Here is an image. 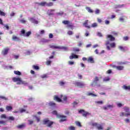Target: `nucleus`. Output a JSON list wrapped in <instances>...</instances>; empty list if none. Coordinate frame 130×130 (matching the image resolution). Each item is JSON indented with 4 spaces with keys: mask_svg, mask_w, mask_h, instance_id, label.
Listing matches in <instances>:
<instances>
[{
    "mask_svg": "<svg viewBox=\"0 0 130 130\" xmlns=\"http://www.w3.org/2000/svg\"><path fill=\"white\" fill-rule=\"evenodd\" d=\"M68 35H73L74 34V32L72 31H68Z\"/></svg>",
    "mask_w": 130,
    "mask_h": 130,
    "instance_id": "50",
    "label": "nucleus"
},
{
    "mask_svg": "<svg viewBox=\"0 0 130 130\" xmlns=\"http://www.w3.org/2000/svg\"><path fill=\"white\" fill-rule=\"evenodd\" d=\"M65 114H70V111H69L68 109H66Z\"/></svg>",
    "mask_w": 130,
    "mask_h": 130,
    "instance_id": "56",
    "label": "nucleus"
},
{
    "mask_svg": "<svg viewBox=\"0 0 130 130\" xmlns=\"http://www.w3.org/2000/svg\"><path fill=\"white\" fill-rule=\"evenodd\" d=\"M123 6V5H118L116 6L117 8H122V7Z\"/></svg>",
    "mask_w": 130,
    "mask_h": 130,
    "instance_id": "64",
    "label": "nucleus"
},
{
    "mask_svg": "<svg viewBox=\"0 0 130 130\" xmlns=\"http://www.w3.org/2000/svg\"><path fill=\"white\" fill-rule=\"evenodd\" d=\"M88 20H85V21L83 23V25L84 26V27H85V28H87V29H90V28H91V26L88 25Z\"/></svg>",
    "mask_w": 130,
    "mask_h": 130,
    "instance_id": "16",
    "label": "nucleus"
},
{
    "mask_svg": "<svg viewBox=\"0 0 130 130\" xmlns=\"http://www.w3.org/2000/svg\"><path fill=\"white\" fill-rule=\"evenodd\" d=\"M77 75L79 79H80V80H82V79H83V76H82L81 74L78 73Z\"/></svg>",
    "mask_w": 130,
    "mask_h": 130,
    "instance_id": "47",
    "label": "nucleus"
},
{
    "mask_svg": "<svg viewBox=\"0 0 130 130\" xmlns=\"http://www.w3.org/2000/svg\"><path fill=\"white\" fill-rule=\"evenodd\" d=\"M98 26V24L96 22H94L91 24V27L92 28H95Z\"/></svg>",
    "mask_w": 130,
    "mask_h": 130,
    "instance_id": "30",
    "label": "nucleus"
},
{
    "mask_svg": "<svg viewBox=\"0 0 130 130\" xmlns=\"http://www.w3.org/2000/svg\"><path fill=\"white\" fill-rule=\"evenodd\" d=\"M108 108H113V105H109L107 106Z\"/></svg>",
    "mask_w": 130,
    "mask_h": 130,
    "instance_id": "57",
    "label": "nucleus"
},
{
    "mask_svg": "<svg viewBox=\"0 0 130 130\" xmlns=\"http://www.w3.org/2000/svg\"><path fill=\"white\" fill-rule=\"evenodd\" d=\"M87 61L88 62H90V63H94V59L92 57H89Z\"/></svg>",
    "mask_w": 130,
    "mask_h": 130,
    "instance_id": "19",
    "label": "nucleus"
},
{
    "mask_svg": "<svg viewBox=\"0 0 130 130\" xmlns=\"http://www.w3.org/2000/svg\"><path fill=\"white\" fill-rule=\"evenodd\" d=\"M45 33V30H42L40 31V34H41V35H42L43 34H44Z\"/></svg>",
    "mask_w": 130,
    "mask_h": 130,
    "instance_id": "54",
    "label": "nucleus"
},
{
    "mask_svg": "<svg viewBox=\"0 0 130 130\" xmlns=\"http://www.w3.org/2000/svg\"><path fill=\"white\" fill-rule=\"evenodd\" d=\"M28 122L29 125L33 124V123L34 122V121L33 120H28Z\"/></svg>",
    "mask_w": 130,
    "mask_h": 130,
    "instance_id": "48",
    "label": "nucleus"
},
{
    "mask_svg": "<svg viewBox=\"0 0 130 130\" xmlns=\"http://www.w3.org/2000/svg\"><path fill=\"white\" fill-rule=\"evenodd\" d=\"M54 122L49 120L48 118H45L43 121V124L47 125L48 127H52V125Z\"/></svg>",
    "mask_w": 130,
    "mask_h": 130,
    "instance_id": "2",
    "label": "nucleus"
},
{
    "mask_svg": "<svg viewBox=\"0 0 130 130\" xmlns=\"http://www.w3.org/2000/svg\"><path fill=\"white\" fill-rule=\"evenodd\" d=\"M82 45H83V43H82L81 42H79L78 46L79 47H81V46H82Z\"/></svg>",
    "mask_w": 130,
    "mask_h": 130,
    "instance_id": "59",
    "label": "nucleus"
},
{
    "mask_svg": "<svg viewBox=\"0 0 130 130\" xmlns=\"http://www.w3.org/2000/svg\"><path fill=\"white\" fill-rule=\"evenodd\" d=\"M87 11H88V13H93V10L92 9H91V8L90 7H86V8Z\"/></svg>",
    "mask_w": 130,
    "mask_h": 130,
    "instance_id": "29",
    "label": "nucleus"
},
{
    "mask_svg": "<svg viewBox=\"0 0 130 130\" xmlns=\"http://www.w3.org/2000/svg\"><path fill=\"white\" fill-rule=\"evenodd\" d=\"M119 20L120 22H124V18H123V17H120Z\"/></svg>",
    "mask_w": 130,
    "mask_h": 130,
    "instance_id": "46",
    "label": "nucleus"
},
{
    "mask_svg": "<svg viewBox=\"0 0 130 130\" xmlns=\"http://www.w3.org/2000/svg\"><path fill=\"white\" fill-rule=\"evenodd\" d=\"M125 114H124V113L121 112L120 113V116H121V117L124 116Z\"/></svg>",
    "mask_w": 130,
    "mask_h": 130,
    "instance_id": "63",
    "label": "nucleus"
},
{
    "mask_svg": "<svg viewBox=\"0 0 130 130\" xmlns=\"http://www.w3.org/2000/svg\"><path fill=\"white\" fill-rule=\"evenodd\" d=\"M39 6H41V7H45V6H47V2H42L40 3H36Z\"/></svg>",
    "mask_w": 130,
    "mask_h": 130,
    "instance_id": "14",
    "label": "nucleus"
},
{
    "mask_svg": "<svg viewBox=\"0 0 130 130\" xmlns=\"http://www.w3.org/2000/svg\"><path fill=\"white\" fill-rule=\"evenodd\" d=\"M53 6V3L50 2L49 3H47V7H52Z\"/></svg>",
    "mask_w": 130,
    "mask_h": 130,
    "instance_id": "35",
    "label": "nucleus"
},
{
    "mask_svg": "<svg viewBox=\"0 0 130 130\" xmlns=\"http://www.w3.org/2000/svg\"><path fill=\"white\" fill-rule=\"evenodd\" d=\"M113 68H115V69H116V70H117L118 71H122L124 69V67L123 66H113Z\"/></svg>",
    "mask_w": 130,
    "mask_h": 130,
    "instance_id": "9",
    "label": "nucleus"
},
{
    "mask_svg": "<svg viewBox=\"0 0 130 130\" xmlns=\"http://www.w3.org/2000/svg\"><path fill=\"white\" fill-rule=\"evenodd\" d=\"M98 82H99V78L96 76L94 79L93 82L91 83V86L92 87H94V86H98V87H100L101 85H100V84H99Z\"/></svg>",
    "mask_w": 130,
    "mask_h": 130,
    "instance_id": "5",
    "label": "nucleus"
},
{
    "mask_svg": "<svg viewBox=\"0 0 130 130\" xmlns=\"http://www.w3.org/2000/svg\"><path fill=\"white\" fill-rule=\"evenodd\" d=\"M9 50H10V49L9 48H6L3 51H2V53L4 55H7L8 54V53L9 52Z\"/></svg>",
    "mask_w": 130,
    "mask_h": 130,
    "instance_id": "15",
    "label": "nucleus"
},
{
    "mask_svg": "<svg viewBox=\"0 0 130 130\" xmlns=\"http://www.w3.org/2000/svg\"><path fill=\"white\" fill-rule=\"evenodd\" d=\"M29 20L30 21V22H31V23H32L33 24H35L36 25H37V24H38L39 22L38 20H37L36 19L33 18H30L29 19Z\"/></svg>",
    "mask_w": 130,
    "mask_h": 130,
    "instance_id": "10",
    "label": "nucleus"
},
{
    "mask_svg": "<svg viewBox=\"0 0 130 130\" xmlns=\"http://www.w3.org/2000/svg\"><path fill=\"white\" fill-rule=\"evenodd\" d=\"M1 118H7V116H6V114H2L1 116Z\"/></svg>",
    "mask_w": 130,
    "mask_h": 130,
    "instance_id": "52",
    "label": "nucleus"
},
{
    "mask_svg": "<svg viewBox=\"0 0 130 130\" xmlns=\"http://www.w3.org/2000/svg\"><path fill=\"white\" fill-rule=\"evenodd\" d=\"M110 47H112V48H113V47H115L116 46V44H115V43H112L111 44H110Z\"/></svg>",
    "mask_w": 130,
    "mask_h": 130,
    "instance_id": "40",
    "label": "nucleus"
},
{
    "mask_svg": "<svg viewBox=\"0 0 130 130\" xmlns=\"http://www.w3.org/2000/svg\"><path fill=\"white\" fill-rule=\"evenodd\" d=\"M49 106H55L56 104H55V103H54L52 102H51L49 103Z\"/></svg>",
    "mask_w": 130,
    "mask_h": 130,
    "instance_id": "37",
    "label": "nucleus"
},
{
    "mask_svg": "<svg viewBox=\"0 0 130 130\" xmlns=\"http://www.w3.org/2000/svg\"><path fill=\"white\" fill-rule=\"evenodd\" d=\"M60 98L61 99H62L63 100V101H65L66 102H67V101H68V96H66V95H61L60 96Z\"/></svg>",
    "mask_w": 130,
    "mask_h": 130,
    "instance_id": "17",
    "label": "nucleus"
},
{
    "mask_svg": "<svg viewBox=\"0 0 130 130\" xmlns=\"http://www.w3.org/2000/svg\"><path fill=\"white\" fill-rule=\"evenodd\" d=\"M74 61H69V64H70L71 66H72V64H74Z\"/></svg>",
    "mask_w": 130,
    "mask_h": 130,
    "instance_id": "62",
    "label": "nucleus"
},
{
    "mask_svg": "<svg viewBox=\"0 0 130 130\" xmlns=\"http://www.w3.org/2000/svg\"><path fill=\"white\" fill-rule=\"evenodd\" d=\"M100 13V10L99 9H96L95 11V13L96 14V15H98V14H99Z\"/></svg>",
    "mask_w": 130,
    "mask_h": 130,
    "instance_id": "49",
    "label": "nucleus"
},
{
    "mask_svg": "<svg viewBox=\"0 0 130 130\" xmlns=\"http://www.w3.org/2000/svg\"><path fill=\"white\" fill-rule=\"evenodd\" d=\"M90 125H91V126H98V123H94V122H92V123H90Z\"/></svg>",
    "mask_w": 130,
    "mask_h": 130,
    "instance_id": "32",
    "label": "nucleus"
},
{
    "mask_svg": "<svg viewBox=\"0 0 130 130\" xmlns=\"http://www.w3.org/2000/svg\"><path fill=\"white\" fill-rule=\"evenodd\" d=\"M69 130H76V127H75L74 126H70L69 127Z\"/></svg>",
    "mask_w": 130,
    "mask_h": 130,
    "instance_id": "36",
    "label": "nucleus"
},
{
    "mask_svg": "<svg viewBox=\"0 0 130 130\" xmlns=\"http://www.w3.org/2000/svg\"><path fill=\"white\" fill-rule=\"evenodd\" d=\"M70 59H74V58H79V56L74 53L72 54V55L69 57Z\"/></svg>",
    "mask_w": 130,
    "mask_h": 130,
    "instance_id": "12",
    "label": "nucleus"
},
{
    "mask_svg": "<svg viewBox=\"0 0 130 130\" xmlns=\"http://www.w3.org/2000/svg\"><path fill=\"white\" fill-rule=\"evenodd\" d=\"M123 39V40H124V41H126L127 40H128V37L127 36L124 37Z\"/></svg>",
    "mask_w": 130,
    "mask_h": 130,
    "instance_id": "51",
    "label": "nucleus"
},
{
    "mask_svg": "<svg viewBox=\"0 0 130 130\" xmlns=\"http://www.w3.org/2000/svg\"><path fill=\"white\" fill-rule=\"evenodd\" d=\"M52 114H54L55 115H56L57 118V115H59L60 114H57V111L56 110H54L52 112Z\"/></svg>",
    "mask_w": 130,
    "mask_h": 130,
    "instance_id": "33",
    "label": "nucleus"
},
{
    "mask_svg": "<svg viewBox=\"0 0 130 130\" xmlns=\"http://www.w3.org/2000/svg\"><path fill=\"white\" fill-rule=\"evenodd\" d=\"M9 120H12L14 121L15 120V118L13 116H10L8 118Z\"/></svg>",
    "mask_w": 130,
    "mask_h": 130,
    "instance_id": "43",
    "label": "nucleus"
},
{
    "mask_svg": "<svg viewBox=\"0 0 130 130\" xmlns=\"http://www.w3.org/2000/svg\"><path fill=\"white\" fill-rule=\"evenodd\" d=\"M12 40L14 41H20V38L15 36H13L12 37Z\"/></svg>",
    "mask_w": 130,
    "mask_h": 130,
    "instance_id": "18",
    "label": "nucleus"
},
{
    "mask_svg": "<svg viewBox=\"0 0 130 130\" xmlns=\"http://www.w3.org/2000/svg\"><path fill=\"white\" fill-rule=\"evenodd\" d=\"M122 88L124 89V90H128V91H130V85L126 86L125 85H124L122 86Z\"/></svg>",
    "mask_w": 130,
    "mask_h": 130,
    "instance_id": "21",
    "label": "nucleus"
},
{
    "mask_svg": "<svg viewBox=\"0 0 130 130\" xmlns=\"http://www.w3.org/2000/svg\"><path fill=\"white\" fill-rule=\"evenodd\" d=\"M16 127L17 128H24V127H26V125L25 124H20L17 126H16Z\"/></svg>",
    "mask_w": 130,
    "mask_h": 130,
    "instance_id": "20",
    "label": "nucleus"
},
{
    "mask_svg": "<svg viewBox=\"0 0 130 130\" xmlns=\"http://www.w3.org/2000/svg\"><path fill=\"white\" fill-rule=\"evenodd\" d=\"M32 68H33L34 70H36V71H38V70H39V69H40L39 68V66H36V65H33L32 66Z\"/></svg>",
    "mask_w": 130,
    "mask_h": 130,
    "instance_id": "27",
    "label": "nucleus"
},
{
    "mask_svg": "<svg viewBox=\"0 0 130 130\" xmlns=\"http://www.w3.org/2000/svg\"><path fill=\"white\" fill-rule=\"evenodd\" d=\"M0 16L5 17V16H6V13L0 10Z\"/></svg>",
    "mask_w": 130,
    "mask_h": 130,
    "instance_id": "38",
    "label": "nucleus"
},
{
    "mask_svg": "<svg viewBox=\"0 0 130 130\" xmlns=\"http://www.w3.org/2000/svg\"><path fill=\"white\" fill-rule=\"evenodd\" d=\"M6 108L7 111H10V110H12V109H13V107L11 106H7Z\"/></svg>",
    "mask_w": 130,
    "mask_h": 130,
    "instance_id": "22",
    "label": "nucleus"
},
{
    "mask_svg": "<svg viewBox=\"0 0 130 130\" xmlns=\"http://www.w3.org/2000/svg\"><path fill=\"white\" fill-rule=\"evenodd\" d=\"M91 95H92V96H93L94 97H97V95L91 92H89L87 94V96H91Z\"/></svg>",
    "mask_w": 130,
    "mask_h": 130,
    "instance_id": "34",
    "label": "nucleus"
},
{
    "mask_svg": "<svg viewBox=\"0 0 130 130\" xmlns=\"http://www.w3.org/2000/svg\"><path fill=\"white\" fill-rule=\"evenodd\" d=\"M49 38H50V39H51V38H53V35H52V34H49Z\"/></svg>",
    "mask_w": 130,
    "mask_h": 130,
    "instance_id": "55",
    "label": "nucleus"
},
{
    "mask_svg": "<svg viewBox=\"0 0 130 130\" xmlns=\"http://www.w3.org/2000/svg\"><path fill=\"white\" fill-rule=\"evenodd\" d=\"M108 38H109L111 41H114L115 40V38L113 37L111 35H109L107 36V39H108Z\"/></svg>",
    "mask_w": 130,
    "mask_h": 130,
    "instance_id": "13",
    "label": "nucleus"
},
{
    "mask_svg": "<svg viewBox=\"0 0 130 130\" xmlns=\"http://www.w3.org/2000/svg\"><path fill=\"white\" fill-rule=\"evenodd\" d=\"M41 78H42V79H45V78H47V75L44 74L43 75H42L41 76Z\"/></svg>",
    "mask_w": 130,
    "mask_h": 130,
    "instance_id": "45",
    "label": "nucleus"
},
{
    "mask_svg": "<svg viewBox=\"0 0 130 130\" xmlns=\"http://www.w3.org/2000/svg\"><path fill=\"white\" fill-rule=\"evenodd\" d=\"M117 105L118 107H121L122 106V104H121V103H118L117 104Z\"/></svg>",
    "mask_w": 130,
    "mask_h": 130,
    "instance_id": "61",
    "label": "nucleus"
},
{
    "mask_svg": "<svg viewBox=\"0 0 130 130\" xmlns=\"http://www.w3.org/2000/svg\"><path fill=\"white\" fill-rule=\"evenodd\" d=\"M79 113H80V114H82V116H84V117H87V116L88 115H91V113L87 112V111H85L84 110H80L79 111Z\"/></svg>",
    "mask_w": 130,
    "mask_h": 130,
    "instance_id": "7",
    "label": "nucleus"
},
{
    "mask_svg": "<svg viewBox=\"0 0 130 130\" xmlns=\"http://www.w3.org/2000/svg\"><path fill=\"white\" fill-rule=\"evenodd\" d=\"M20 22H21L22 24H25L27 22V21L25 20V19H22L20 20Z\"/></svg>",
    "mask_w": 130,
    "mask_h": 130,
    "instance_id": "39",
    "label": "nucleus"
},
{
    "mask_svg": "<svg viewBox=\"0 0 130 130\" xmlns=\"http://www.w3.org/2000/svg\"><path fill=\"white\" fill-rule=\"evenodd\" d=\"M74 85L78 87V88H83L86 87V84L83 81H77L74 82Z\"/></svg>",
    "mask_w": 130,
    "mask_h": 130,
    "instance_id": "3",
    "label": "nucleus"
},
{
    "mask_svg": "<svg viewBox=\"0 0 130 130\" xmlns=\"http://www.w3.org/2000/svg\"><path fill=\"white\" fill-rule=\"evenodd\" d=\"M14 73L15 75H17V76H21V75H22V73H21V72L19 71H14Z\"/></svg>",
    "mask_w": 130,
    "mask_h": 130,
    "instance_id": "23",
    "label": "nucleus"
},
{
    "mask_svg": "<svg viewBox=\"0 0 130 130\" xmlns=\"http://www.w3.org/2000/svg\"><path fill=\"white\" fill-rule=\"evenodd\" d=\"M57 118H59V122H63V121H67V116L63 115H57Z\"/></svg>",
    "mask_w": 130,
    "mask_h": 130,
    "instance_id": "6",
    "label": "nucleus"
},
{
    "mask_svg": "<svg viewBox=\"0 0 130 130\" xmlns=\"http://www.w3.org/2000/svg\"><path fill=\"white\" fill-rule=\"evenodd\" d=\"M75 123L77 126H79L80 127H82V124H81V122L77 121L75 122Z\"/></svg>",
    "mask_w": 130,
    "mask_h": 130,
    "instance_id": "31",
    "label": "nucleus"
},
{
    "mask_svg": "<svg viewBox=\"0 0 130 130\" xmlns=\"http://www.w3.org/2000/svg\"><path fill=\"white\" fill-rule=\"evenodd\" d=\"M54 100H55V101H57V102H62V100L59 98L57 95H54Z\"/></svg>",
    "mask_w": 130,
    "mask_h": 130,
    "instance_id": "11",
    "label": "nucleus"
},
{
    "mask_svg": "<svg viewBox=\"0 0 130 130\" xmlns=\"http://www.w3.org/2000/svg\"><path fill=\"white\" fill-rule=\"evenodd\" d=\"M51 63V61L50 60H48L46 62V64H47V66H49V64H50Z\"/></svg>",
    "mask_w": 130,
    "mask_h": 130,
    "instance_id": "58",
    "label": "nucleus"
},
{
    "mask_svg": "<svg viewBox=\"0 0 130 130\" xmlns=\"http://www.w3.org/2000/svg\"><path fill=\"white\" fill-rule=\"evenodd\" d=\"M0 98L1 99H3V100H5V101H7V100H8V98H7L4 96H0Z\"/></svg>",
    "mask_w": 130,
    "mask_h": 130,
    "instance_id": "42",
    "label": "nucleus"
},
{
    "mask_svg": "<svg viewBox=\"0 0 130 130\" xmlns=\"http://www.w3.org/2000/svg\"><path fill=\"white\" fill-rule=\"evenodd\" d=\"M54 11H55L54 9H51L50 10V13H48V15L49 16H53V15H54V14L53 13H52V12H54Z\"/></svg>",
    "mask_w": 130,
    "mask_h": 130,
    "instance_id": "25",
    "label": "nucleus"
},
{
    "mask_svg": "<svg viewBox=\"0 0 130 130\" xmlns=\"http://www.w3.org/2000/svg\"><path fill=\"white\" fill-rule=\"evenodd\" d=\"M21 34L24 36V35H25V30L24 29H22L21 30Z\"/></svg>",
    "mask_w": 130,
    "mask_h": 130,
    "instance_id": "44",
    "label": "nucleus"
},
{
    "mask_svg": "<svg viewBox=\"0 0 130 130\" xmlns=\"http://www.w3.org/2000/svg\"><path fill=\"white\" fill-rule=\"evenodd\" d=\"M59 85L60 86H63V85H64V82H63V81H60L59 82Z\"/></svg>",
    "mask_w": 130,
    "mask_h": 130,
    "instance_id": "60",
    "label": "nucleus"
},
{
    "mask_svg": "<svg viewBox=\"0 0 130 130\" xmlns=\"http://www.w3.org/2000/svg\"><path fill=\"white\" fill-rule=\"evenodd\" d=\"M119 49H120L121 50V51H123V52H125V49L124 48V47L121 46H119L118 47Z\"/></svg>",
    "mask_w": 130,
    "mask_h": 130,
    "instance_id": "28",
    "label": "nucleus"
},
{
    "mask_svg": "<svg viewBox=\"0 0 130 130\" xmlns=\"http://www.w3.org/2000/svg\"><path fill=\"white\" fill-rule=\"evenodd\" d=\"M124 111H125V112L128 113L129 112V108L127 107H124L123 108Z\"/></svg>",
    "mask_w": 130,
    "mask_h": 130,
    "instance_id": "24",
    "label": "nucleus"
},
{
    "mask_svg": "<svg viewBox=\"0 0 130 130\" xmlns=\"http://www.w3.org/2000/svg\"><path fill=\"white\" fill-rule=\"evenodd\" d=\"M62 23L64 24V25H67V28H70L71 30L74 29V25H73V23H71V21L69 20H63Z\"/></svg>",
    "mask_w": 130,
    "mask_h": 130,
    "instance_id": "4",
    "label": "nucleus"
},
{
    "mask_svg": "<svg viewBox=\"0 0 130 130\" xmlns=\"http://www.w3.org/2000/svg\"><path fill=\"white\" fill-rule=\"evenodd\" d=\"M50 48H52V49H62L63 48L59 46L50 45Z\"/></svg>",
    "mask_w": 130,
    "mask_h": 130,
    "instance_id": "8",
    "label": "nucleus"
},
{
    "mask_svg": "<svg viewBox=\"0 0 130 130\" xmlns=\"http://www.w3.org/2000/svg\"><path fill=\"white\" fill-rule=\"evenodd\" d=\"M73 107H76V105H78V103L74 102L73 103Z\"/></svg>",
    "mask_w": 130,
    "mask_h": 130,
    "instance_id": "53",
    "label": "nucleus"
},
{
    "mask_svg": "<svg viewBox=\"0 0 130 130\" xmlns=\"http://www.w3.org/2000/svg\"><path fill=\"white\" fill-rule=\"evenodd\" d=\"M96 127H97L98 129H99V130L103 129V127L101 125H100L99 126H97Z\"/></svg>",
    "mask_w": 130,
    "mask_h": 130,
    "instance_id": "41",
    "label": "nucleus"
},
{
    "mask_svg": "<svg viewBox=\"0 0 130 130\" xmlns=\"http://www.w3.org/2000/svg\"><path fill=\"white\" fill-rule=\"evenodd\" d=\"M31 34V31H28L26 32L25 35H23L25 37H29Z\"/></svg>",
    "mask_w": 130,
    "mask_h": 130,
    "instance_id": "26",
    "label": "nucleus"
},
{
    "mask_svg": "<svg viewBox=\"0 0 130 130\" xmlns=\"http://www.w3.org/2000/svg\"><path fill=\"white\" fill-rule=\"evenodd\" d=\"M12 81L14 82H17V85H24L25 86H27V85H28V83L22 80L21 78L13 77L12 78Z\"/></svg>",
    "mask_w": 130,
    "mask_h": 130,
    "instance_id": "1",
    "label": "nucleus"
}]
</instances>
